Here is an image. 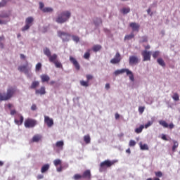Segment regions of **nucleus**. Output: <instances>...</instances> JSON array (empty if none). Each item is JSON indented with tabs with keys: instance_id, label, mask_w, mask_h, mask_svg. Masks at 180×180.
I'll use <instances>...</instances> for the list:
<instances>
[{
	"instance_id": "nucleus-1",
	"label": "nucleus",
	"mask_w": 180,
	"mask_h": 180,
	"mask_svg": "<svg viewBox=\"0 0 180 180\" xmlns=\"http://www.w3.org/2000/svg\"><path fill=\"white\" fill-rule=\"evenodd\" d=\"M71 18V13L68 11H62L60 13L58 14L57 18H56V23L63 25L70 20Z\"/></svg>"
},
{
	"instance_id": "nucleus-2",
	"label": "nucleus",
	"mask_w": 180,
	"mask_h": 180,
	"mask_svg": "<svg viewBox=\"0 0 180 180\" xmlns=\"http://www.w3.org/2000/svg\"><path fill=\"white\" fill-rule=\"evenodd\" d=\"M15 91V88L9 87L7 89L6 94L0 93V101H9L13 96Z\"/></svg>"
},
{
	"instance_id": "nucleus-3",
	"label": "nucleus",
	"mask_w": 180,
	"mask_h": 180,
	"mask_svg": "<svg viewBox=\"0 0 180 180\" xmlns=\"http://www.w3.org/2000/svg\"><path fill=\"white\" fill-rule=\"evenodd\" d=\"M58 37L61 39L62 41L67 42L71 40V34L68 33V32H64L61 30L57 31Z\"/></svg>"
},
{
	"instance_id": "nucleus-4",
	"label": "nucleus",
	"mask_w": 180,
	"mask_h": 180,
	"mask_svg": "<svg viewBox=\"0 0 180 180\" xmlns=\"http://www.w3.org/2000/svg\"><path fill=\"white\" fill-rule=\"evenodd\" d=\"M115 162H117V161H116V160L110 161L109 160H107L102 162L100 164V168H99L100 172H103V171H105V169H106V168H109V167H112V165H113Z\"/></svg>"
},
{
	"instance_id": "nucleus-5",
	"label": "nucleus",
	"mask_w": 180,
	"mask_h": 180,
	"mask_svg": "<svg viewBox=\"0 0 180 180\" xmlns=\"http://www.w3.org/2000/svg\"><path fill=\"white\" fill-rule=\"evenodd\" d=\"M25 127L27 129H32L37 124V121L33 119H27L25 121Z\"/></svg>"
},
{
	"instance_id": "nucleus-6",
	"label": "nucleus",
	"mask_w": 180,
	"mask_h": 180,
	"mask_svg": "<svg viewBox=\"0 0 180 180\" xmlns=\"http://www.w3.org/2000/svg\"><path fill=\"white\" fill-rule=\"evenodd\" d=\"M143 61H150L151 60V51L144 50L141 52Z\"/></svg>"
},
{
	"instance_id": "nucleus-7",
	"label": "nucleus",
	"mask_w": 180,
	"mask_h": 180,
	"mask_svg": "<svg viewBox=\"0 0 180 180\" xmlns=\"http://www.w3.org/2000/svg\"><path fill=\"white\" fill-rule=\"evenodd\" d=\"M140 63V60H139V58L136 56H131L129 58V65H136V64H139Z\"/></svg>"
},
{
	"instance_id": "nucleus-8",
	"label": "nucleus",
	"mask_w": 180,
	"mask_h": 180,
	"mask_svg": "<svg viewBox=\"0 0 180 180\" xmlns=\"http://www.w3.org/2000/svg\"><path fill=\"white\" fill-rule=\"evenodd\" d=\"M120 60H122L120 53L117 52L114 58L111 59L110 63L111 64H119V63H120Z\"/></svg>"
},
{
	"instance_id": "nucleus-9",
	"label": "nucleus",
	"mask_w": 180,
	"mask_h": 180,
	"mask_svg": "<svg viewBox=\"0 0 180 180\" xmlns=\"http://www.w3.org/2000/svg\"><path fill=\"white\" fill-rule=\"evenodd\" d=\"M70 61L73 64V65L75 66V69L77 71H79V69L81 68V66L79 65V63H78L77 59H75L72 56H70Z\"/></svg>"
},
{
	"instance_id": "nucleus-10",
	"label": "nucleus",
	"mask_w": 180,
	"mask_h": 180,
	"mask_svg": "<svg viewBox=\"0 0 180 180\" xmlns=\"http://www.w3.org/2000/svg\"><path fill=\"white\" fill-rule=\"evenodd\" d=\"M44 122L47 124L48 127H51L54 124V121L49 116H44Z\"/></svg>"
},
{
	"instance_id": "nucleus-11",
	"label": "nucleus",
	"mask_w": 180,
	"mask_h": 180,
	"mask_svg": "<svg viewBox=\"0 0 180 180\" xmlns=\"http://www.w3.org/2000/svg\"><path fill=\"white\" fill-rule=\"evenodd\" d=\"M27 67H29V63L27 62L25 65L19 66L18 70V71H20V72H24L25 74L26 71L29 70V68H27Z\"/></svg>"
},
{
	"instance_id": "nucleus-12",
	"label": "nucleus",
	"mask_w": 180,
	"mask_h": 180,
	"mask_svg": "<svg viewBox=\"0 0 180 180\" xmlns=\"http://www.w3.org/2000/svg\"><path fill=\"white\" fill-rule=\"evenodd\" d=\"M59 148V150H63L64 147V141H58L53 145V148Z\"/></svg>"
},
{
	"instance_id": "nucleus-13",
	"label": "nucleus",
	"mask_w": 180,
	"mask_h": 180,
	"mask_svg": "<svg viewBox=\"0 0 180 180\" xmlns=\"http://www.w3.org/2000/svg\"><path fill=\"white\" fill-rule=\"evenodd\" d=\"M129 26L134 32H139V30L140 29V25L136 22H131Z\"/></svg>"
},
{
	"instance_id": "nucleus-14",
	"label": "nucleus",
	"mask_w": 180,
	"mask_h": 180,
	"mask_svg": "<svg viewBox=\"0 0 180 180\" xmlns=\"http://www.w3.org/2000/svg\"><path fill=\"white\" fill-rule=\"evenodd\" d=\"M36 95H46V87L41 86L39 89L35 91Z\"/></svg>"
},
{
	"instance_id": "nucleus-15",
	"label": "nucleus",
	"mask_w": 180,
	"mask_h": 180,
	"mask_svg": "<svg viewBox=\"0 0 180 180\" xmlns=\"http://www.w3.org/2000/svg\"><path fill=\"white\" fill-rule=\"evenodd\" d=\"M50 169V165L49 164H45L41 168V174H44L47 172Z\"/></svg>"
},
{
	"instance_id": "nucleus-16",
	"label": "nucleus",
	"mask_w": 180,
	"mask_h": 180,
	"mask_svg": "<svg viewBox=\"0 0 180 180\" xmlns=\"http://www.w3.org/2000/svg\"><path fill=\"white\" fill-rule=\"evenodd\" d=\"M40 140H41V135L40 134H36L32 139V143H39Z\"/></svg>"
},
{
	"instance_id": "nucleus-17",
	"label": "nucleus",
	"mask_w": 180,
	"mask_h": 180,
	"mask_svg": "<svg viewBox=\"0 0 180 180\" xmlns=\"http://www.w3.org/2000/svg\"><path fill=\"white\" fill-rule=\"evenodd\" d=\"M126 74L127 75H129L130 81L132 82H134V75H133V72H131V70L127 69Z\"/></svg>"
},
{
	"instance_id": "nucleus-18",
	"label": "nucleus",
	"mask_w": 180,
	"mask_h": 180,
	"mask_svg": "<svg viewBox=\"0 0 180 180\" xmlns=\"http://www.w3.org/2000/svg\"><path fill=\"white\" fill-rule=\"evenodd\" d=\"M57 54L54 53L53 55H51L48 58H49V60L50 61V63H56L57 60Z\"/></svg>"
},
{
	"instance_id": "nucleus-19",
	"label": "nucleus",
	"mask_w": 180,
	"mask_h": 180,
	"mask_svg": "<svg viewBox=\"0 0 180 180\" xmlns=\"http://www.w3.org/2000/svg\"><path fill=\"white\" fill-rule=\"evenodd\" d=\"M82 176V178H86L87 179H91V170L84 171Z\"/></svg>"
},
{
	"instance_id": "nucleus-20",
	"label": "nucleus",
	"mask_w": 180,
	"mask_h": 180,
	"mask_svg": "<svg viewBox=\"0 0 180 180\" xmlns=\"http://www.w3.org/2000/svg\"><path fill=\"white\" fill-rule=\"evenodd\" d=\"M44 54L48 57V58L51 56V51H50V49L46 47L43 49Z\"/></svg>"
},
{
	"instance_id": "nucleus-21",
	"label": "nucleus",
	"mask_w": 180,
	"mask_h": 180,
	"mask_svg": "<svg viewBox=\"0 0 180 180\" xmlns=\"http://www.w3.org/2000/svg\"><path fill=\"white\" fill-rule=\"evenodd\" d=\"M40 85V82L39 81H34L32 82L31 86H30V89H36L37 86Z\"/></svg>"
},
{
	"instance_id": "nucleus-22",
	"label": "nucleus",
	"mask_w": 180,
	"mask_h": 180,
	"mask_svg": "<svg viewBox=\"0 0 180 180\" xmlns=\"http://www.w3.org/2000/svg\"><path fill=\"white\" fill-rule=\"evenodd\" d=\"M121 13L123 15H127V13H130V8L129 7H124L120 10Z\"/></svg>"
},
{
	"instance_id": "nucleus-23",
	"label": "nucleus",
	"mask_w": 180,
	"mask_h": 180,
	"mask_svg": "<svg viewBox=\"0 0 180 180\" xmlns=\"http://www.w3.org/2000/svg\"><path fill=\"white\" fill-rule=\"evenodd\" d=\"M41 79L42 82H49L50 81V77L47 75H41Z\"/></svg>"
},
{
	"instance_id": "nucleus-24",
	"label": "nucleus",
	"mask_w": 180,
	"mask_h": 180,
	"mask_svg": "<svg viewBox=\"0 0 180 180\" xmlns=\"http://www.w3.org/2000/svg\"><path fill=\"white\" fill-rule=\"evenodd\" d=\"M9 16H10V13L8 11H3L0 14V18H2L4 19L6 18H9Z\"/></svg>"
},
{
	"instance_id": "nucleus-25",
	"label": "nucleus",
	"mask_w": 180,
	"mask_h": 180,
	"mask_svg": "<svg viewBox=\"0 0 180 180\" xmlns=\"http://www.w3.org/2000/svg\"><path fill=\"white\" fill-rule=\"evenodd\" d=\"M127 71V69L117 70L114 72L115 75H120V74H124Z\"/></svg>"
},
{
	"instance_id": "nucleus-26",
	"label": "nucleus",
	"mask_w": 180,
	"mask_h": 180,
	"mask_svg": "<svg viewBox=\"0 0 180 180\" xmlns=\"http://www.w3.org/2000/svg\"><path fill=\"white\" fill-rule=\"evenodd\" d=\"M53 11V9L51 7H45L42 9V12H44V13H51Z\"/></svg>"
},
{
	"instance_id": "nucleus-27",
	"label": "nucleus",
	"mask_w": 180,
	"mask_h": 180,
	"mask_svg": "<svg viewBox=\"0 0 180 180\" xmlns=\"http://www.w3.org/2000/svg\"><path fill=\"white\" fill-rule=\"evenodd\" d=\"M33 17H28L27 18H26L25 20V24L32 26V24L33 23Z\"/></svg>"
},
{
	"instance_id": "nucleus-28",
	"label": "nucleus",
	"mask_w": 180,
	"mask_h": 180,
	"mask_svg": "<svg viewBox=\"0 0 180 180\" xmlns=\"http://www.w3.org/2000/svg\"><path fill=\"white\" fill-rule=\"evenodd\" d=\"M23 120H24L23 116L20 115V121L15 119L14 122H15V124H18V126H20V124H22V123H23Z\"/></svg>"
},
{
	"instance_id": "nucleus-29",
	"label": "nucleus",
	"mask_w": 180,
	"mask_h": 180,
	"mask_svg": "<svg viewBox=\"0 0 180 180\" xmlns=\"http://www.w3.org/2000/svg\"><path fill=\"white\" fill-rule=\"evenodd\" d=\"M157 63L159 64V65H160L161 67H165V62L164 61V60L161 58H158L157 60Z\"/></svg>"
},
{
	"instance_id": "nucleus-30",
	"label": "nucleus",
	"mask_w": 180,
	"mask_h": 180,
	"mask_svg": "<svg viewBox=\"0 0 180 180\" xmlns=\"http://www.w3.org/2000/svg\"><path fill=\"white\" fill-rule=\"evenodd\" d=\"M101 49H102V46L94 45L92 48V50H93V51H94V53H97V51H99V50H101Z\"/></svg>"
},
{
	"instance_id": "nucleus-31",
	"label": "nucleus",
	"mask_w": 180,
	"mask_h": 180,
	"mask_svg": "<svg viewBox=\"0 0 180 180\" xmlns=\"http://www.w3.org/2000/svg\"><path fill=\"white\" fill-rule=\"evenodd\" d=\"M84 141L86 144H89L91 143V136L88 134L84 136Z\"/></svg>"
},
{
	"instance_id": "nucleus-32",
	"label": "nucleus",
	"mask_w": 180,
	"mask_h": 180,
	"mask_svg": "<svg viewBox=\"0 0 180 180\" xmlns=\"http://www.w3.org/2000/svg\"><path fill=\"white\" fill-rule=\"evenodd\" d=\"M153 123H154V118H152L151 121H148L145 125H143L145 129H148L150 126H153Z\"/></svg>"
},
{
	"instance_id": "nucleus-33",
	"label": "nucleus",
	"mask_w": 180,
	"mask_h": 180,
	"mask_svg": "<svg viewBox=\"0 0 180 180\" xmlns=\"http://www.w3.org/2000/svg\"><path fill=\"white\" fill-rule=\"evenodd\" d=\"M143 129H144V125H141L139 128L135 129V133L140 134L143 131Z\"/></svg>"
},
{
	"instance_id": "nucleus-34",
	"label": "nucleus",
	"mask_w": 180,
	"mask_h": 180,
	"mask_svg": "<svg viewBox=\"0 0 180 180\" xmlns=\"http://www.w3.org/2000/svg\"><path fill=\"white\" fill-rule=\"evenodd\" d=\"M147 41H148V37H147V36L141 37L139 40L140 43H147Z\"/></svg>"
},
{
	"instance_id": "nucleus-35",
	"label": "nucleus",
	"mask_w": 180,
	"mask_h": 180,
	"mask_svg": "<svg viewBox=\"0 0 180 180\" xmlns=\"http://www.w3.org/2000/svg\"><path fill=\"white\" fill-rule=\"evenodd\" d=\"M101 24H102V19H101V18H96L94 20V25H95V26L98 27V26H99Z\"/></svg>"
},
{
	"instance_id": "nucleus-36",
	"label": "nucleus",
	"mask_w": 180,
	"mask_h": 180,
	"mask_svg": "<svg viewBox=\"0 0 180 180\" xmlns=\"http://www.w3.org/2000/svg\"><path fill=\"white\" fill-rule=\"evenodd\" d=\"M134 34L131 33L125 36L124 40H131V39H134Z\"/></svg>"
},
{
	"instance_id": "nucleus-37",
	"label": "nucleus",
	"mask_w": 180,
	"mask_h": 180,
	"mask_svg": "<svg viewBox=\"0 0 180 180\" xmlns=\"http://www.w3.org/2000/svg\"><path fill=\"white\" fill-rule=\"evenodd\" d=\"M160 126H163L165 129L168 128V123L164 120L159 121Z\"/></svg>"
},
{
	"instance_id": "nucleus-38",
	"label": "nucleus",
	"mask_w": 180,
	"mask_h": 180,
	"mask_svg": "<svg viewBox=\"0 0 180 180\" xmlns=\"http://www.w3.org/2000/svg\"><path fill=\"white\" fill-rule=\"evenodd\" d=\"M71 37H72L73 41H75V43H79V37H78L77 35H71Z\"/></svg>"
},
{
	"instance_id": "nucleus-39",
	"label": "nucleus",
	"mask_w": 180,
	"mask_h": 180,
	"mask_svg": "<svg viewBox=\"0 0 180 180\" xmlns=\"http://www.w3.org/2000/svg\"><path fill=\"white\" fill-rule=\"evenodd\" d=\"M56 68H63V64H61V62L56 60L55 63H53Z\"/></svg>"
},
{
	"instance_id": "nucleus-40",
	"label": "nucleus",
	"mask_w": 180,
	"mask_h": 180,
	"mask_svg": "<svg viewBox=\"0 0 180 180\" xmlns=\"http://www.w3.org/2000/svg\"><path fill=\"white\" fill-rule=\"evenodd\" d=\"M141 150H148V145L147 144H142L141 143H139Z\"/></svg>"
},
{
	"instance_id": "nucleus-41",
	"label": "nucleus",
	"mask_w": 180,
	"mask_h": 180,
	"mask_svg": "<svg viewBox=\"0 0 180 180\" xmlns=\"http://www.w3.org/2000/svg\"><path fill=\"white\" fill-rule=\"evenodd\" d=\"M80 85H82V86H89V82L88 81H84V80H82L80 81Z\"/></svg>"
},
{
	"instance_id": "nucleus-42",
	"label": "nucleus",
	"mask_w": 180,
	"mask_h": 180,
	"mask_svg": "<svg viewBox=\"0 0 180 180\" xmlns=\"http://www.w3.org/2000/svg\"><path fill=\"white\" fill-rule=\"evenodd\" d=\"M174 145L172 146V151H175L176 148H178V146H179V143H178V141H173Z\"/></svg>"
},
{
	"instance_id": "nucleus-43",
	"label": "nucleus",
	"mask_w": 180,
	"mask_h": 180,
	"mask_svg": "<svg viewBox=\"0 0 180 180\" xmlns=\"http://www.w3.org/2000/svg\"><path fill=\"white\" fill-rule=\"evenodd\" d=\"M172 99L175 101L176 102H178L179 101V95H178V93H174L172 96Z\"/></svg>"
},
{
	"instance_id": "nucleus-44",
	"label": "nucleus",
	"mask_w": 180,
	"mask_h": 180,
	"mask_svg": "<svg viewBox=\"0 0 180 180\" xmlns=\"http://www.w3.org/2000/svg\"><path fill=\"white\" fill-rule=\"evenodd\" d=\"M25 75L27 77V78H32L33 74L32 73V72H30V70L28 69V70L25 71Z\"/></svg>"
},
{
	"instance_id": "nucleus-45",
	"label": "nucleus",
	"mask_w": 180,
	"mask_h": 180,
	"mask_svg": "<svg viewBox=\"0 0 180 180\" xmlns=\"http://www.w3.org/2000/svg\"><path fill=\"white\" fill-rule=\"evenodd\" d=\"M160 51H155V52H153L152 54L153 58H157V57L160 56Z\"/></svg>"
},
{
	"instance_id": "nucleus-46",
	"label": "nucleus",
	"mask_w": 180,
	"mask_h": 180,
	"mask_svg": "<svg viewBox=\"0 0 180 180\" xmlns=\"http://www.w3.org/2000/svg\"><path fill=\"white\" fill-rule=\"evenodd\" d=\"M53 164L55 167H57V165H60L61 164V160L60 159H56L53 161Z\"/></svg>"
},
{
	"instance_id": "nucleus-47",
	"label": "nucleus",
	"mask_w": 180,
	"mask_h": 180,
	"mask_svg": "<svg viewBox=\"0 0 180 180\" xmlns=\"http://www.w3.org/2000/svg\"><path fill=\"white\" fill-rule=\"evenodd\" d=\"M29 29H30V25L25 24V25L22 28V32H26V30H29Z\"/></svg>"
},
{
	"instance_id": "nucleus-48",
	"label": "nucleus",
	"mask_w": 180,
	"mask_h": 180,
	"mask_svg": "<svg viewBox=\"0 0 180 180\" xmlns=\"http://www.w3.org/2000/svg\"><path fill=\"white\" fill-rule=\"evenodd\" d=\"M29 29H30V25L25 24V25L22 28V32H26V30H29Z\"/></svg>"
},
{
	"instance_id": "nucleus-49",
	"label": "nucleus",
	"mask_w": 180,
	"mask_h": 180,
	"mask_svg": "<svg viewBox=\"0 0 180 180\" xmlns=\"http://www.w3.org/2000/svg\"><path fill=\"white\" fill-rule=\"evenodd\" d=\"M81 178H82V176H81V174H76L73 176V179L75 180L81 179Z\"/></svg>"
},
{
	"instance_id": "nucleus-50",
	"label": "nucleus",
	"mask_w": 180,
	"mask_h": 180,
	"mask_svg": "<svg viewBox=\"0 0 180 180\" xmlns=\"http://www.w3.org/2000/svg\"><path fill=\"white\" fill-rule=\"evenodd\" d=\"M155 174L158 178H161L162 176V172L161 171L155 172Z\"/></svg>"
},
{
	"instance_id": "nucleus-51",
	"label": "nucleus",
	"mask_w": 180,
	"mask_h": 180,
	"mask_svg": "<svg viewBox=\"0 0 180 180\" xmlns=\"http://www.w3.org/2000/svg\"><path fill=\"white\" fill-rule=\"evenodd\" d=\"M36 71H40V70L41 69V63H38L37 65H36Z\"/></svg>"
},
{
	"instance_id": "nucleus-52",
	"label": "nucleus",
	"mask_w": 180,
	"mask_h": 180,
	"mask_svg": "<svg viewBox=\"0 0 180 180\" xmlns=\"http://www.w3.org/2000/svg\"><path fill=\"white\" fill-rule=\"evenodd\" d=\"M136 146V141L130 140L129 141V147H134Z\"/></svg>"
},
{
	"instance_id": "nucleus-53",
	"label": "nucleus",
	"mask_w": 180,
	"mask_h": 180,
	"mask_svg": "<svg viewBox=\"0 0 180 180\" xmlns=\"http://www.w3.org/2000/svg\"><path fill=\"white\" fill-rule=\"evenodd\" d=\"M89 57H91V53H89V52H86L84 55V58L86 60H88V58H89Z\"/></svg>"
},
{
	"instance_id": "nucleus-54",
	"label": "nucleus",
	"mask_w": 180,
	"mask_h": 180,
	"mask_svg": "<svg viewBox=\"0 0 180 180\" xmlns=\"http://www.w3.org/2000/svg\"><path fill=\"white\" fill-rule=\"evenodd\" d=\"M39 9L40 11H43V9H44V4H43V2H39Z\"/></svg>"
},
{
	"instance_id": "nucleus-55",
	"label": "nucleus",
	"mask_w": 180,
	"mask_h": 180,
	"mask_svg": "<svg viewBox=\"0 0 180 180\" xmlns=\"http://www.w3.org/2000/svg\"><path fill=\"white\" fill-rule=\"evenodd\" d=\"M86 77L88 82H89L90 79H92V78H94V77L91 75H87Z\"/></svg>"
},
{
	"instance_id": "nucleus-56",
	"label": "nucleus",
	"mask_w": 180,
	"mask_h": 180,
	"mask_svg": "<svg viewBox=\"0 0 180 180\" xmlns=\"http://www.w3.org/2000/svg\"><path fill=\"white\" fill-rule=\"evenodd\" d=\"M144 109H146V108H144V107H139V113H143L144 112Z\"/></svg>"
},
{
	"instance_id": "nucleus-57",
	"label": "nucleus",
	"mask_w": 180,
	"mask_h": 180,
	"mask_svg": "<svg viewBox=\"0 0 180 180\" xmlns=\"http://www.w3.org/2000/svg\"><path fill=\"white\" fill-rule=\"evenodd\" d=\"M168 127H169V129L172 130V129H174V127H175V125H174V123H170L169 124H168Z\"/></svg>"
},
{
	"instance_id": "nucleus-58",
	"label": "nucleus",
	"mask_w": 180,
	"mask_h": 180,
	"mask_svg": "<svg viewBox=\"0 0 180 180\" xmlns=\"http://www.w3.org/2000/svg\"><path fill=\"white\" fill-rule=\"evenodd\" d=\"M36 109H37V106L36 105V104H32V105L31 106V110H36Z\"/></svg>"
},
{
	"instance_id": "nucleus-59",
	"label": "nucleus",
	"mask_w": 180,
	"mask_h": 180,
	"mask_svg": "<svg viewBox=\"0 0 180 180\" xmlns=\"http://www.w3.org/2000/svg\"><path fill=\"white\" fill-rule=\"evenodd\" d=\"M162 140H165V141H168V139L167 138V135L162 134Z\"/></svg>"
},
{
	"instance_id": "nucleus-60",
	"label": "nucleus",
	"mask_w": 180,
	"mask_h": 180,
	"mask_svg": "<svg viewBox=\"0 0 180 180\" xmlns=\"http://www.w3.org/2000/svg\"><path fill=\"white\" fill-rule=\"evenodd\" d=\"M37 179H43L44 178V176L43 174H39L37 176Z\"/></svg>"
},
{
	"instance_id": "nucleus-61",
	"label": "nucleus",
	"mask_w": 180,
	"mask_h": 180,
	"mask_svg": "<svg viewBox=\"0 0 180 180\" xmlns=\"http://www.w3.org/2000/svg\"><path fill=\"white\" fill-rule=\"evenodd\" d=\"M15 114H16V110H12L11 111V115L12 116H13V115H15Z\"/></svg>"
},
{
	"instance_id": "nucleus-62",
	"label": "nucleus",
	"mask_w": 180,
	"mask_h": 180,
	"mask_svg": "<svg viewBox=\"0 0 180 180\" xmlns=\"http://www.w3.org/2000/svg\"><path fill=\"white\" fill-rule=\"evenodd\" d=\"M110 89V84H109V83H107L105 84V89Z\"/></svg>"
},
{
	"instance_id": "nucleus-63",
	"label": "nucleus",
	"mask_w": 180,
	"mask_h": 180,
	"mask_svg": "<svg viewBox=\"0 0 180 180\" xmlns=\"http://www.w3.org/2000/svg\"><path fill=\"white\" fill-rule=\"evenodd\" d=\"M61 171H63V167H60L57 168V172H61Z\"/></svg>"
},
{
	"instance_id": "nucleus-64",
	"label": "nucleus",
	"mask_w": 180,
	"mask_h": 180,
	"mask_svg": "<svg viewBox=\"0 0 180 180\" xmlns=\"http://www.w3.org/2000/svg\"><path fill=\"white\" fill-rule=\"evenodd\" d=\"M119 117H120V115H119V113H116L115 114V119H116V120H117V119H119Z\"/></svg>"
}]
</instances>
